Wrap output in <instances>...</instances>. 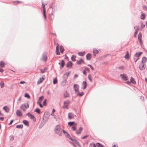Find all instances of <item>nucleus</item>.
I'll return each instance as SVG.
<instances>
[{
	"label": "nucleus",
	"mask_w": 147,
	"mask_h": 147,
	"mask_svg": "<svg viewBox=\"0 0 147 147\" xmlns=\"http://www.w3.org/2000/svg\"><path fill=\"white\" fill-rule=\"evenodd\" d=\"M62 130L60 129V127L59 125H57L56 126L55 131L56 134H58L59 136H61V132Z\"/></svg>",
	"instance_id": "nucleus-1"
},
{
	"label": "nucleus",
	"mask_w": 147,
	"mask_h": 147,
	"mask_svg": "<svg viewBox=\"0 0 147 147\" xmlns=\"http://www.w3.org/2000/svg\"><path fill=\"white\" fill-rule=\"evenodd\" d=\"M143 53L142 52H141L139 53H136L134 55V59L135 60V63H136L138 60L139 59V57Z\"/></svg>",
	"instance_id": "nucleus-2"
},
{
	"label": "nucleus",
	"mask_w": 147,
	"mask_h": 147,
	"mask_svg": "<svg viewBox=\"0 0 147 147\" xmlns=\"http://www.w3.org/2000/svg\"><path fill=\"white\" fill-rule=\"evenodd\" d=\"M29 107V105L27 103L26 104L22 105L20 107V109L25 111V109H24V108L26 109H27Z\"/></svg>",
	"instance_id": "nucleus-3"
},
{
	"label": "nucleus",
	"mask_w": 147,
	"mask_h": 147,
	"mask_svg": "<svg viewBox=\"0 0 147 147\" xmlns=\"http://www.w3.org/2000/svg\"><path fill=\"white\" fill-rule=\"evenodd\" d=\"M69 101L68 100H67L64 101L63 103V108H66L67 109H68V106L69 104Z\"/></svg>",
	"instance_id": "nucleus-4"
},
{
	"label": "nucleus",
	"mask_w": 147,
	"mask_h": 147,
	"mask_svg": "<svg viewBox=\"0 0 147 147\" xmlns=\"http://www.w3.org/2000/svg\"><path fill=\"white\" fill-rule=\"evenodd\" d=\"M63 133L64 134L65 136H66L67 138H68L69 139L71 140L72 141H73V140L71 138L69 134L67 133L65 131L63 130H62Z\"/></svg>",
	"instance_id": "nucleus-5"
},
{
	"label": "nucleus",
	"mask_w": 147,
	"mask_h": 147,
	"mask_svg": "<svg viewBox=\"0 0 147 147\" xmlns=\"http://www.w3.org/2000/svg\"><path fill=\"white\" fill-rule=\"evenodd\" d=\"M42 7L43 8V16L44 17V18L45 19H46V11L45 9V5L43 3H42Z\"/></svg>",
	"instance_id": "nucleus-6"
},
{
	"label": "nucleus",
	"mask_w": 147,
	"mask_h": 147,
	"mask_svg": "<svg viewBox=\"0 0 147 147\" xmlns=\"http://www.w3.org/2000/svg\"><path fill=\"white\" fill-rule=\"evenodd\" d=\"M120 76L121 78L124 80L126 81L128 80V78L126 74L121 75Z\"/></svg>",
	"instance_id": "nucleus-7"
},
{
	"label": "nucleus",
	"mask_w": 147,
	"mask_h": 147,
	"mask_svg": "<svg viewBox=\"0 0 147 147\" xmlns=\"http://www.w3.org/2000/svg\"><path fill=\"white\" fill-rule=\"evenodd\" d=\"M76 63L78 65H80L82 63H84V62L82 59H80L78 61H77Z\"/></svg>",
	"instance_id": "nucleus-8"
},
{
	"label": "nucleus",
	"mask_w": 147,
	"mask_h": 147,
	"mask_svg": "<svg viewBox=\"0 0 147 147\" xmlns=\"http://www.w3.org/2000/svg\"><path fill=\"white\" fill-rule=\"evenodd\" d=\"M142 35L141 33H140L138 34V40L141 45L142 44Z\"/></svg>",
	"instance_id": "nucleus-9"
},
{
	"label": "nucleus",
	"mask_w": 147,
	"mask_h": 147,
	"mask_svg": "<svg viewBox=\"0 0 147 147\" xmlns=\"http://www.w3.org/2000/svg\"><path fill=\"white\" fill-rule=\"evenodd\" d=\"M82 128L81 127H80L79 128L78 130L76 131V133L78 135L80 134L81 133V132L82 131Z\"/></svg>",
	"instance_id": "nucleus-10"
},
{
	"label": "nucleus",
	"mask_w": 147,
	"mask_h": 147,
	"mask_svg": "<svg viewBox=\"0 0 147 147\" xmlns=\"http://www.w3.org/2000/svg\"><path fill=\"white\" fill-rule=\"evenodd\" d=\"M16 113V115L18 116H21L22 115V114L20 110H17Z\"/></svg>",
	"instance_id": "nucleus-11"
},
{
	"label": "nucleus",
	"mask_w": 147,
	"mask_h": 147,
	"mask_svg": "<svg viewBox=\"0 0 147 147\" xmlns=\"http://www.w3.org/2000/svg\"><path fill=\"white\" fill-rule=\"evenodd\" d=\"M74 117V115L71 113H69L68 114V117L69 119H72Z\"/></svg>",
	"instance_id": "nucleus-12"
},
{
	"label": "nucleus",
	"mask_w": 147,
	"mask_h": 147,
	"mask_svg": "<svg viewBox=\"0 0 147 147\" xmlns=\"http://www.w3.org/2000/svg\"><path fill=\"white\" fill-rule=\"evenodd\" d=\"M59 45L58 44H57V46L56 47V54L57 55H59L60 54V53L59 52Z\"/></svg>",
	"instance_id": "nucleus-13"
},
{
	"label": "nucleus",
	"mask_w": 147,
	"mask_h": 147,
	"mask_svg": "<svg viewBox=\"0 0 147 147\" xmlns=\"http://www.w3.org/2000/svg\"><path fill=\"white\" fill-rule=\"evenodd\" d=\"M82 86L83 87L82 88L83 89H85L87 87V83L85 81H84L82 84Z\"/></svg>",
	"instance_id": "nucleus-14"
},
{
	"label": "nucleus",
	"mask_w": 147,
	"mask_h": 147,
	"mask_svg": "<svg viewBox=\"0 0 147 147\" xmlns=\"http://www.w3.org/2000/svg\"><path fill=\"white\" fill-rule=\"evenodd\" d=\"M147 61V58L145 57H143L142 59V63L144 64Z\"/></svg>",
	"instance_id": "nucleus-15"
},
{
	"label": "nucleus",
	"mask_w": 147,
	"mask_h": 147,
	"mask_svg": "<svg viewBox=\"0 0 147 147\" xmlns=\"http://www.w3.org/2000/svg\"><path fill=\"white\" fill-rule=\"evenodd\" d=\"M86 57L87 60H89L92 57V55L88 53L86 55Z\"/></svg>",
	"instance_id": "nucleus-16"
},
{
	"label": "nucleus",
	"mask_w": 147,
	"mask_h": 147,
	"mask_svg": "<svg viewBox=\"0 0 147 147\" xmlns=\"http://www.w3.org/2000/svg\"><path fill=\"white\" fill-rule=\"evenodd\" d=\"M44 78H40L38 81H37V83L38 84H40L44 80Z\"/></svg>",
	"instance_id": "nucleus-17"
},
{
	"label": "nucleus",
	"mask_w": 147,
	"mask_h": 147,
	"mask_svg": "<svg viewBox=\"0 0 147 147\" xmlns=\"http://www.w3.org/2000/svg\"><path fill=\"white\" fill-rule=\"evenodd\" d=\"M145 65L144 64H142V65H140L139 67V68L141 70L144 69L145 68Z\"/></svg>",
	"instance_id": "nucleus-18"
},
{
	"label": "nucleus",
	"mask_w": 147,
	"mask_h": 147,
	"mask_svg": "<svg viewBox=\"0 0 147 147\" xmlns=\"http://www.w3.org/2000/svg\"><path fill=\"white\" fill-rule=\"evenodd\" d=\"M130 82L134 84H136V82L135 81L134 79L132 77H131V78Z\"/></svg>",
	"instance_id": "nucleus-19"
},
{
	"label": "nucleus",
	"mask_w": 147,
	"mask_h": 147,
	"mask_svg": "<svg viewBox=\"0 0 147 147\" xmlns=\"http://www.w3.org/2000/svg\"><path fill=\"white\" fill-rule=\"evenodd\" d=\"M5 63L3 61L0 62V66L2 67H3L5 66Z\"/></svg>",
	"instance_id": "nucleus-20"
},
{
	"label": "nucleus",
	"mask_w": 147,
	"mask_h": 147,
	"mask_svg": "<svg viewBox=\"0 0 147 147\" xmlns=\"http://www.w3.org/2000/svg\"><path fill=\"white\" fill-rule=\"evenodd\" d=\"M74 88L75 89V90L76 92H78V86L77 85L75 84L74 85Z\"/></svg>",
	"instance_id": "nucleus-21"
},
{
	"label": "nucleus",
	"mask_w": 147,
	"mask_h": 147,
	"mask_svg": "<svg viewBox=\"0 0 147 147\" xmlns=\"http://www.w3.org/2000/svg\"><path fill=\"white\" fill-rule=\"evenodd\" d=\"M3 109L6 112H8L9 111V109L8 108L7 106L4 107H3Z\"/></svg>",
	"instance_id": "nucleus-22"
},
{
	"label": "nucleus",
	"mask_w": 147,
	"mask_h": 147,
	"mask_svg": "<svg viewBox=\"0 0 147 147\" xmlns=\"http://www.w3.org/2000/svg\"><path fill=\"white\" fill-rule=\"evenodd\" d=\"M72 65V63L71 61L69 62L67 64V67H71Z\"/></svg>",
	"instance_id": "nucleus-23"
},
{
	"label": "nucleus",
	"mask_w": 147,
	"mask_h": 147,
	"mask_svg": "<svg viewBox=\"0 0 147 147\" xmlns=\"http://www.w3.org/2000/svg\"><path fill=\"white\" fill-rule=\"evenodd\" d=\"M93 52L94 55H95L96 54H97L98 53V51L95 49H93Z\"/></svg>",
	"instance_id": "nucleus-24"
},
{
	"label": "nucleus",
	"mask_w": 147,
	"mask_h": 147,
	"mask_svg": "<svg viewBox=\"0 0 147 147\" xmlns=\"http://www.w3.org/2000/svg\"><path fill=\"white\" fill-rule=\"evenodd\" d=\"M146 17V16L144 13H142L141 15L140 18L141 19L144 20Z\"/></svg>",
	"instance_id": "nucleus-25"
},
{
	"label": "nucleus",
	"mask_w": 147,
	"mask_h": 147,
	"mask_svg": "<svg viewBox=\"0 0 147 147\" xmlns=\"http://www.w3.org/2000/svg\"><path fill=\"white\" fill-rule=\"evenodd\" d=\"M28 117L31 119L34 120L35 119L34 117L32 115L28 114Z\"/></svg>",
	"instance_id": "nucleus-26"
},
{
	"label": "nucleus",
	"mask_w": 147,
	"mask_h": 147,
	"mask_svg": "<svg viewBox=\"0 0 147 147\" xmlns=\"http://www.w3.org/2000/svg\"><path fill=\"white\" fill-rule=\"evenodd\" d=\"M47 56L46 55H44L43 56L42 59L44 61H46L47 60Z\"/></svg>",
	"instance_id": "nucleus-27"
},
{
	"label": "nucleus",
	"mask_w": 147,
	"mask_h": 147,
	"mask_svg": "<svg viewBox=\"0 0 147 147\" xmlns=\"http://www.w3.org/2000/svg\"><path fill=\"white\" fill-rule=\"evenodd\" d=\"M124 57L125 59H129V53L128 52H127L126 54L125 55Z\"/></svg>",
	"instance_id": "nucleus-28"
},
{
	"label": "nucleus",
	"mask_w": 147,
	"mask_h": 147,
	"mask_svg": "<svg viewBox=\"0 0 147 147\" xmlns=\"http://www.w3.org/2000/svg\"><path fill=\"white\" fill-rule=\"evenodd\" d=\"M60 49L61 53H63L64 51V48L63 47V46H60Z\"/></svg>",
	"instance_id": "nucleus-29"
},
{
	"label": "nucleus",
	"mask_w": 147,
	"mask_h": 147,
	"mask_svg": "<svg viewBox=\"0 0 147 147\" xmlns=\"http://www.w3.org/2000/svg\"><path fill=\"white\" fill-rule=\"evenodd\" d=\"M76 56H75L74 55H73L71 57V60L73 61H76Z\"/></svg>",
	"instance_id": "nucleus-30"
},
{
	"label": "nucleus",
	"mask_w": 147,
	"mask_h": 147,
	"mask_svg": "<svg viewBox=\"0 0 147 147\" xmlns=\"http://www.w3.org/2000/svg\"><path fill=\"white\" fill-rule=\"evenodd\" d=\"M96 146L94 143H91L89 145V147H96Z\"/></svg>",
	"instance_id": "nucleus-31"
},
{
	"label": "nucleus",
	"mask_w": 147,
	"mask_h": 147,
	"mask_svg": "<svg viewBox=\"0 0 147 147\" xmlns=\"http://www.w3.org/2000/svg\"><path fill=\"white\" fill-rule=\"evenodd\" d=\"M0 86L1 88H3L4 86V84L3 81H1L0 83Z\"/></svg>",
	"instance_id": "nucleus-32"
},
{
	"label": "nucleus",
	"mask_w": 147,
	"mask_h": 147,
	"mask_svg": "<svg viewBox=\"0 0 147 147\" xmlns=\"http://www.w3.org/2000/svg\"><path fill=\"white\" fill-rule=\"evenodd\" d=\"M68 124L69 125L71 126L73 125H75V124L74 123V122H69L68 123Z\"/></svg>",
	"instance_id": "nucleus-33"
},
{
	"label": "nucleus",
	"mask_w": 147,
	"mask_h": 147,
	"mask_svg": "<svg viewBox=\"0 0 147 147\" xmlns=\"http://www.w3.org/2000/svg\"><path fill=\"white\" fill-rule=\"evenodd\" d=\"M23 123L26 125H28V122L26 120H24L23 121Z\"/></svg>",
	"instance_id": "nucleus-34"
},
{
	"label": "nucleus",
	"mask_w": 147,
	"mask_h": 147,
	"mask_svg": "<svg viewBox=\"0 0 147 147\" xmlns=\"http://www.w3.org/2000/svg\"><path fill=\"white\" fill-rule=\"evenodd\" d=\"M43 98L44 97L43 96H42L41 97H40L38 101V102H41L42 100L43 99Z\"/></svg>",
	"instance_id": "nucleus-35"
},
{
	"label": "nucleus",
	"mask_w": 147,
	"mask_h": 147,
	"mask_svg": "<svg viewBox=\"0 0 147 147\" xmlns=\"http://www.w3.org/2000/svg\"><path fill=\"white\" fill-rule=\"evenodd\" d=\"M57 80L56 78H55L53 79V84H55L57 83Z\"/></svg>",
	"instance_id": "nucleus-36"
},
{
	"label": "nucleus",
	"mask_w": 147,
	"mask_h": 147,
	"mask_svg": "<svg viewBox=\"0 0 147 147\" xmlns=\"http://www.w3.org/2000/svg\"><path fill=\"white\" fill-rule=\"evenodd\" d=\"M71 128L73 131L76 130V124L74 125V126L72 127Z\"/></svg>",
	"instance_id": "nucleus-37"
},
{
	"label": "nucleus",
	"mask_w": 147,
	"mask_h": 147,
	"mask_svg": "<svg viewBox=\"0 0 147 147\" xmlns=\"http://www.w3.org/2000/svg\"><path fill=\"white\" fill-rule=\"evenodd\" d=\"M96 146L98 147H104L103 146L99 143H97Z\"/></svg>",
	"instance_id": "nucleus-38"
},
{
	"label": "nucleus",
	"mask_w": 147,
	"mask_h": 147,
	"mask_svg": "<svg viewBox=\"0 0 147 147\" xmlns=\"http://www.w3.org/2000/svg\"><path fill=\"white\" fill-rule=\"evenodd\" d=\"M50 17L52 20L54 18V16L53 14H51L49 15Z\"/></svg>",
	"instance_id": "nucleus-39"
},
{
	"label": "nucleus",
	"mask_w": 147,
	"mask_h": 147,
	"mask_svg": "<svg viewBox=\"0 0 147 147\" xmlns=\"http://www.w3.org/2000/svg\"><path fill=\"white\" fill-rule=\"evenodd\" d=\"M65 65V62L63 60H62L61 61V68H62Z\"/></svg>",
	"instance_id": "nucleus-40"
},
{
	"label": "nucleus",
	"mask_w": 147,
	"mask_h": 147,
	"mask_svg": "<svg viewBox=\"0 0 147 147\" xmlns=\"http://www.w3.org/2000/svg\"><path fill=\"white\" fill-rule=\"evenodd\" d=\"M78 54L80 55L83 56L85 54V53L84 52H80L78 53Z\"/></svg>",
	"instance_id": "nucleus-41"
},
{
	"label": "nucleus",
	"mask_w": 147,
	"mask_h": 147,
	"mask_svg": "<svg viewBox=\"0 0 147 147\" xmlns=\"http://www.w3.org/2000/svg\"><path fill=\"white\" fill-rule=\"evenodd\" d=\"M141 28L142 29L143 28L145 27V25L143 24V22L141 23Z\"/></svg>",
	"instance_id": "nucleus-42"
},
{
	"label": "nucleus",
	"mask_w": 147,
	"mask_h": 147,
	"mask_svg": "<svg viewBox=\"0 0 147 147\" xmlns=\"http://www.w3.org/2000/svg\"><path fill=\"white\" fill-rule=\"evenodd\" d=\"M25 97H27L28 98H30V96L27 93H25Z\"/></svg>",
	"instance_id": "nucleus-43"
},
{
	"label": "nucleus",
	"mask_w": 147,
	"mask_h": 147,
	"mask_svg": "<svg viewBox=\"0 0 147 147\" xmlns=\"http://www.w3.org/2000/svg\"><path fill=\"white\" fill-rule=\"evenodd\" d=\"M134 28L136 29V31L138 30V31L139 29V27L138 26H136L134 27Z\"/></svg>",
	"instance_id": "nucleus-44"
},
{
	"label": "nucleus",
	"mask_w": 147,
	"mask_h": 147,
	"mask_svg": "<svg viewBox=\"0 0 147 147\" xmlns=\"http://www.w3.org/2000/svg\"><path fill=\"white\" fill-rule=\"evenodd\" d=\"M69 95L67 93V92L65 93L64 94V96L65 97H68Z\"/></svg>",
	"instance_id": "nucleus-45"
},
{
	"label": "nucleus",
	"mask_w": 147,
	"mask_h": 147,
	"mask_svg": "<svg viewBox=\"0 0 147 147\" xmlns=\"http://www.w3.org/2000/svg\"><path fill=\"white\" fill-rule=\"evenodd\" d=\"M16 127L18 128H22L23 127V125H18L16 126Z\"/></svg>",
	"instance_id": "nucleus-46"
},
{
	"label": "nucleus",
	"mask_w": 147,
	"mask_h": 147,
	"mask_svg": "<svg viewBox=\"0 0 147 147\" xmlns=\"http://www.w3.org/2000/svg\"><path fill=\"white\" fill-rule=\"evenodd\" d=\"M84 94V93L83 92L77 94L79 96H82Z\"/></svg>",
	"instance_id": "nucleus-47"
},
{
	"label": "nucleus",
	"mask_w": 147,
	"mask_h": 147,
	"mask_svg": "<svg viewBox=\"0 0 147 147\" xmlns=\"http://www.w3.org/2000/svg\"><path fill=\"white\" fill-rule=\"evenodd\" d=\"M37 103L39 105L40 107H41V108L43 106H42V104H41L40 102H37Z\"/></svg>",
	"instance_id": "nucleus-48"
},
{
	"label": "nucleus",
	"mask_w": 147,
	"mask_h": 147,
	"mask_svg": "<svg viewBox=\"0 0 147 147\" xmlns=\"http://www.w3.org/2000/svg\"><path fill=\"white\" fill-rule=\"evenodd\" d=\"M46 99H45L44 100L43 103V104L44 105H46Z\"/></svg>",
	"instance_id": "nucleus-49"
},
{
	"label": "nucleus",
	"mask_w": 147,
	"mask_h": 147,
	"mask_svg": "<svg viewBox=\"0 0 147 147\" xmlns=\"http://www.w3.org/2000/svg\"><path fill=\"white\" fill-rule=\"evenodd\" d=\"M35 111L37 112V113H40V109H36Z\"/></svg>",
	"instance_id": "nucleus-50"
},
{
	"label": "nucleus",
	"mask_w": 147,
	"mask_h": 147,
	"mask_svg": "<svg viewBox=\"0 0 147 147\" xmlns=\"http://www.w3.org/2000/svg\"><path fill=\"white\" fill-rule=\"evenodd\" d=\"M88 66L90 67V68L92 70H94V68L91 65H88Z\"/></svg>",
	"instance_id": "nucleus-51"
},
{
	"label": "nucleus",
	"mask_w": 147,
	"mask_h": 147,
	"mask_svg": "<svg viewBox=\"0 0 147 147\" xmlns=\"http://www.w3.org/2000/svg\"><path fill=\"white\" fill-rule=\"evenodd\" d=\"M45 70H46L45 69H40V70L42 73H44L45 72Z\"/></svg>",
	"instance_id": "nucleus-52"
},
{
	"label": "nucleus",
	"mask_w": 147,
	"mask_h": 147,
	"mask_svg": "<svg viewBox=\"0 0 147 147\" xmlns=\"http://www.w3.org/2000/svg\"><path fill=\"white\" fill-rule=\"evenodd\" d=\"M91 76L90 75H89L88 76V78L89 79V80H90V81L91 82H92V80H91Z\"/></svg>",
	"instance_id": "nucleus-53"
},
{
	"label": "nucleus",
	"mask_w": 147,
	"mask_h": 147,
	"mask_svg": "<svg viewBox=\"0 0 147 147\" xmlns=\"http://www.w3.org/2000/svg\"><path fill=\"white\" fill-rule=\"evenodd\" d=\"M88 135H86L83 137H82V138H81V139H85L87 137H88Z\"/></svg>",
	"instance_id": "nucleus-54"
},
{
	"label": "nucleus",
	"mask_w": 147,
	"mask_h": 147,
	"mask_svg": "<svg viewBox=\"0 0 147 147\" xmlns=\"http://www.w3.org/2000/svg\"><path fill=\"white\" fill-rule=\"evenodd\" d=\"M138 30H137V31H136V32H135L134 34V36L135 37H136V35L138 33Z\"/></svg>",
	"instance_id": "nucleus-55"
},
{
	"label": "nucleus",
	"mask_w": 147,
	"mask_h": 147,
	"mask_svg": "<svg viewBox=\"0 0 147 147\" xmlns=\"http://www.w3.org/2000/svg\"><path fill=\"white\" fill-rule=\"evenodd\" d=\"M84 70L85 71H88V72L89 71V69L88 68V67H85V69H84Z\"/></svg>",
	"instance_id": "nucleus-56"
},
{
	"label": "nucleus",
	"mask_w": 147,
	"mask_h": 147,
	"mask_svg": "<svg viewBox=\"0 0 147 147\" xmlns=\"http://www.w3.org/2000/svg\"><path fill=\"white\" fill-rule=\"evenodd\" d=\"M14 3H22V2L21 1H15L14 2Z\"/></svg>",
	"instance_id": "nucleus-57"
},
{
	"label": "nucleus",
	"mask_w": 147,
	"mask_h": 147,
	"mask_svg": "<svg viewBox=\"0 0 147 147\" xmlns=\"http://www.w3.org/2000/svg\"><path fill=\"white\" fill-rule=\"evenodd\" d=\"M69 73L67 72L65 74V75L67 77L69 75Z\"/></svg>",
	"instance_id": "nucleus-58"
},
{
	"label": "nucleus",
	"mask_w": 147,
	"mask_h": 147,
	"mask_svg": "<svg viewBox=\"0 0 147 147\" xmlns=\"http://www.w3.org/2000/svg\"><path fill=\"white\" fill-rule=\"evenodd\" d=\"M143 8L144 9H145L146 10L147 9V7L146 6H143Z\"/></svg>",
	"instance_id": "nucleus-59"
},
{
	"label": "nucleus",
	"mask_w": 147,
	"mask_h": 147,
	"mask_svg": "<svg viewBox=\"0 0 147 147\" xmlns=\"http://www.w3.org/2000/svg\"><path fill=\"white\" fill-rule=\"evenodd\" d=\"M26 82L24 81H21L20 82V84H24Z\"/></svg>",
	"instance_id": "nucleus-60"
},
{
	"label": "nucleus",
	"mask_w": 147,
	"mask_h": 147,
	"mask_svg": "<svg viewBox=\"0 0 147 147\" xmlns=\"http://www.w3.org/2000/svg\"><path fill=\"white\" fill-rule=\"evenodd\" d=\"M126 83L128 85H130L131 84L130 81V82L129 81H127L126 82Z\"/></svg>",
	"instance_id": "nucleus-61"
},
{
	"label": "nucleus",
	"mask_w": 147,
	"mask_h": 147,
	"mask_svg": "<svg viewBox=\"0 0 147 147\" xmlns=\"http://www.w3.org/2000/svg\"><path fill=\"white\" fill-rule=\"evenodd\" d=\"M13 120H12L11 121L10 123H9V125H10L11 124H12V123H13Z\"/></svg>",
	"instance_id": "nucleus-62"
},
{
	"label": "nucleus",
	"mask_w": 147,
	"mask_h": 147,
	"mask_svg": "<svg viewBox=\"0 0 147 147\" xmlns=\"http://www.w3.org/2000/svg\"><path fill=\"white\" fill-rule=\"evenodd\" d=\"M4 70L3 69L0 68V72H2Z\"/></svg>",
	"instance_id": "nucleus-63"
},
{
	"label": "nucleus",
	"mask_w": 147,
	"mask_h": 147,
	"mask_svg": "<svg viewBox=\"0 0 147 147\" xmlns=\"http://www.w3.org/2000/svg\"><path fill=\"white\" fill-rule=\"evenodd\" d=\"M83 73L85 75H86V71L85 70L83 71Z\"/></svg>",
	"instance_id": "nucleus-64"
}]
</instances>
